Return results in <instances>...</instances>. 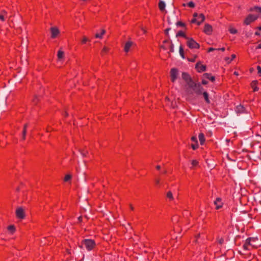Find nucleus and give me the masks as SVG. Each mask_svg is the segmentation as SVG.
Returning a JSON list of instances; mask_svg holds the SVG:
<instances>
[{
	"label": "nucleus",
	"instance_id": "f257e3e1",
	"mask_svg": "<svg viewBox=\"0 0 261 261\" xmlns=\"http://www.w3.org/2000/svg\"><path fill=\"white\" fill-rule=\"evenodd\" d=\"M193 91L197 94H201L203 91V88L199 83H196L192 81L188 85Z\"/></svg>",
	"mask_w": 261,
	"mask_h": 261
},
{
	"label": "nucleus",
	"instance_id": "f03ea898",
	"mask_svg": "<svg viewBox=\"0 0 261 261\" xmlns=\"http://www.w3.org/2000/svg\"><path fill=\"white\" fill-rule=\"evenodd\" d=\"M82 245L89 251L91 250L95 245L94 240L91 239H85L82 242Z\"/></svg>",
	"mask_w": 261,
	"mask_h": 261
},
{
	"label": "nucleus",
	"instance_id": "7ed1b4c3",
	"mask_svg": "<svg viewBox=\"0 0 261 261\" xmlns=\"http://www.w3.org/2000/svg\"><path fill=\"white\" fill-rule=\"evenodd\" d=\"M187 45L190 48H198L199 47V45L197 43L193 38H188L187 39Z\"/></svg>",
	"mask_w": 261,
	"mask_h": 261
},
{
	"label": "nucleus",
	"instance_id": "20e7f679",
	"mask_svg": "<svg viewBox=\"0 0 261 261\" xmlns=\"http://www.w3.org/2000/svg\"><path fill=\"white\" fill-rule=\"evenodd\" d=\"M16 215L17 218L23 219L25 218L24 209L22 207H18L16 210Z\"/></svg>",
	"mask_w": 261,
	"mask_h": 261
},
{
	"label": "nucleus",
	"instance_id": "39448f33",
	"mask_svg": "<svg viewBox=\"0 0 261 261\" xmlns=\"http://www.w3.org/2000/svg\"><path fill=\"white\" fill-rule=\"evenodd\" d=\"M257 18V16L249 14L244 20V23L246 25H249L251 22L256 20Z\"/></svg>",
	"mask_w": 261,
	"mask_h": 261
},
{
	"label": "nucleus",
	"instance_id": "423d86ee",
	"mask_svg": "<svg viewBox=\"0 0 261 261\" xmlns=\"http://www.w3.org/2000/svg\"><path fill=\"white\" fill-rule=\"evenodd\" d=\"M178 70L175 68H173L170 70L171 80L172 82H174L178 76Z\"/></svg>",
	"mask_w": 261,
	"mask_h": 261
},
{
	"label": "nucleus",
	"instance_id": "0eeeda50",
	"mask_svg": "<svg viewBox=\"0 0 261 261\" xmlns=\"http://www.w3.org/2000/svg\"><path fill=\"white\" fill-rule=\"evenodd\" d=\"M182 79L186 82L188 85L192 81H193L190 75L186 72H182L181 74Z\"/></svg>",
	"mask_w": 261,
	"mask_h": 261
},
{
	"label": "nucleus",
	"instance_id": "6e6552de",
	"mask_svg": "<svg viewBox=\"0 0 261 261\" xmlns=\"http://www.w3.org/2000/svg\"><path fill=\"white\" fill-rule=\"evenodd\" d=\"M257 239L255 238H249L246 239L245 244L247 245H250L253 247H256V244L253 243V242H256Z\"/></svg>",
	"mask_w": 261,
	"mask_h": 261
},
{
	"label": "nucleus",
	"instance_id": "1a4fd4ad",
	"mask_svg": "<svg viewBox=\"0 0 261 261\" xmlns=\"http://www.w3.org/2000/svg\"><path fill=\"white\" fill-rule=\"evenodd\" d=\"M201 18V21H198L197 18H194L192 20V23H197L198 25H200V23L203 21L205 19V17L202 14H200L199 15V18Z\"/></svg>",
	"mask_w": 261,
	"mask_h": 261
},
{
	"label": "nucleus",
	"instance_id": "9d476101",
	"mask_svg": "<svg viewBox=\"0 0 261 261\" xmlns=\"http://www.w3.org/2000/svg\"><path fill=\"white\" fill-rule=\"evenodd\" d=\"M50 31L51 33V37L53 38H56L60 33L59 29L56 27L51 28Z\"/></svg>",
	"mask_w": 261,
	"mask_h": 261
},
{
	"label": "nucleus",
	"instance_id": "9b49d317",
	"mask_svg": "<svg viewBox=\"0 0 261 261\" xmlns=\"http://www.w3.org/2000/svg\"><path fill=\"white\" fill-rule=\"evenodd\" d=\"M212 31H213V28L211 25H210L208 24H206L205 25L203 31L205 34H206L207 35H210L212 33Z\"/></svg>",
	"mask_w": 261,
	"mask_h": 261
},
{
	"label": "nucleus",
	"instance_id": "f8f14e48",
	"mask_svg": "<svg viewBox=\"0 0 261 261\" xmlns=\"http://www.w3.org/2000/svg\"><path fill=\"white\" fill-rule=\"evenodd\" d=\"M195 68L199 72H201L204 71L206 70V66L203 65H201L200 63H197L196 64Z\"/></svg>",
	"mask_w": 261,
	"mask_h": 261
},
{
	"label": "nucleus",
	"instance_id": "ddd939ff",
	"mask_svg": "<svg viewBox=\"0 0 261 261\" xmlns=\"http://www.w3.org/2000/svg\"><path fill=\"white\" fill-rule=\"evenodd\" d=\"M214 204L216 206V209H219L222 206V203L221 202V199L220 198H217L214 201Z\"/></svg>",
	"mask_w": 261,
	"mask_h": 261
},
{
	"label": "nucleus",
	"instance_id": "4468645a",
	"mask_svg": "<svg viewBox=\"0 0 261 261\" xmlns=\"http://www.w3.org/2000/svg\"><path fill=\"white\" fill-rule=\"evenodd\" d=\"M236 112L237 114H241L243 113H245V109L244 108L243 106L240 105L236 107Z\"/></svg>",
	"mask_w": 261,
	"mask_h": 261
},
{
	"label": "nucleus",
	"instance_id": "2eb2a0df",
	"mask_svg": "<svg viewBox=\"0 0 261 261\" xmlns=\"http://www.w3.org/2000/svg\"><path fill=\"white\" fill-rule=\"evenodd\" d=\"M133 44V42L132 41H127L125 44V46H124V50L125 52L127 53L129 50V48L130 47L132 46V45Z\"/></svg>",
	"mask_w": 261,
	"mask_h": 261
},
{
	"label": "nucleus",
	"instance_id": "dca6fc26",
	"mask_svg": "<svg viewBox=\"0 0 261 261\" xmlns=\"http://www.w3.org/2000/svg\"><path fill=\"white\" fill-rule=\"evenodd\" d=\"M159 7L161 11H165L166 4L163 1L160 0L159 3Z\"/></svg>",
	"mask_w": 261,
	"mask_h": 261
},
{
	"label": "nucleus",
	"instance_id": "f3484780",
	"mask_svg": "<svg viewBox=\"0 0 261 261\" xmlns=\"http://www.w3.org/2000/svg\"><path fill=\"white\" fill-rule=\"evenodd\" d=\"M202 94L203 95V97L206 101V103H210L211 101H210V100L209 99V95L206 92H202Z\"/></svg>",
	"mask_w": 261,
	"mask_h": 261
},
{
	"label": "nucleus",
	"instance_id": "a211bd4d",
	"mask_svg": "<svg viewBox=\"0 0 261 261\" xmlns=\"http://www.w3.org/2000/svg\"><path fill=\"white\" fill-rule=\"evenodd\" d=\"M204 77L209 79L212 82H214L215 80V78L214 76L211 75L210 74L206 73L203 74Z\"/></svg>",
	"mask_w": 261,
	"mask_h": 261
},
{
	"label": "nucleus",
	"instance_id": "6ab92c4d",
	"mask_svg": "<svg viewBox=\"0 0 261 261\" xmlns=\"http://www.w3.org/2000/svg\"><path fill=\"white\" fill-rule=\"evenodd\" d=\"M57 56L59 60L63 59L64 57V51L61 50H59L58 52Z\"/></svg>",
	"mask_w": 261,
	"mask_h": 261
},
{
	"label": "nucleus",
	"instance_id": "aec40b11",
	"mask_svg": "<svg viewBox=\"0 0 261 261\" xmlns=\"http://www.w3.org/2000/svg\"><path fill=\"white\" fill-rule=\"evenodd\" d=\"M198 137L200 144H203L205 141L204 135L202 133H200L199 134Z\"/></svg>",
	"mask_w": 261,
	"mask_h": 261
},
{
	"label": "nucleus",
	"instance_id": "412c9836",
	"mask_svg": "<svg viewBox=\"0 0 261 261\" xmlns=\"http://www.w3.org/2000/svg\"><path fill=\"white\" fill-rule=\"evenodd\" d=\"M257 83V82L256 81H253L251 83V86L254 91H257L258 90V88L256 86Z\"/></svg>",
	"mask_w": 261,
	"mask_h": 261
},
{
	"label": "nucleus",
	"instance_id": "4be33fe9",
	"mask_svg": "<svg viewBox=\"0 0 261 261\" xmlns=\"http://www.w3.org/2000/svg\"><path fill=\"white\" fill-rule=\"evenodd\" d=\"M106 33V31L103 29L101 30L100 33H96L95 34V37L97 38H102V35L105 34Z\"/></svg>",
	"mask_w": 261,
	"mask_h": 261
},
{
	"label": "nucleus",
	"instance_id": "5701e85b",
	"mask_svg": "<svg viewBox=\"0 0 261 261\" xmlns=\"http://www.w3.org/2000/svg\"><path fill=\"white\" fill-rule=\"evenodd\" d=\"M229 31L232 34H236L238 33V31L236 29L232 27L231 26L229 27Z\"/></svg>",
	"mask_w": 261,
	"mask_h": 261
},
{
	"label": "nucleus",
	"instance_id": "b1692460",
	"mask_svg": "<svg viewBox=\"0 0 261 261\" xmlns=\"http://www.w3.org/2000/svg\"><path fill=\"white\" fill-rule=\"evenodd\" d=\"M179 36L183 37H184L185 38H186V39L188 38V37H187L186 36V35L185 34V33H184L183 32H182V31H179V32H178L177 33L176 35V37H179Z\"/></svg>",
	"mask_w": 261,
	"mask_h": 261
},
{
	"label": "nucleus",
	"instance_id": "393cba45",
	"mask_svg": "<svg viewBox=\"0 0 261 261\" xmlns=\"http://www.w3.org/2000/svg\"><path fill=\"white\" fill-rule=\"evenodd\" d=\"M179 54L181 56V57L182 58V59H185V56H184V49H183V48L182 47L181 45H180L179 46Z\"/></svg>",
	"mask_w": 261,
	"mask_h": 261
},
{
	"label": "nucleus",
	"instance_id": "a878e982",
	"mask_svg": "<svg viewBox=\"0 0 261 261\" xmlns=\"http://www.w3.org/2000/svg\"><path fill=\"white\" fill-rule=\"evenodd\" d=\"M27 124H25L23 127V130L22 132V139H25V135L27 133Z\"/></svg>",
	"mask_w": 261,
	"mask_h": 261
},
{
	"label": "nucleus",
	"instance_id": "bb28decb",
	"mask_svg": "<svg viewBox=\"0 0 261 261\" xmlns=\"http://www.w3.org/2000/svg\"><path fill=\"white\" fill-rule=\"evenodd\" d=\"M8 229L11 233H13L15 231V227L13 225H10L9 226H8Z\"/></svg>",
	"mask_w": 261,
	"mask_h": 261
},
{
	"label": "nucleus",
	"instance_id": "cd10ccee",
	"mask_svg": "<svg viewBox=\"0 0 261 261\" xmlns=\"http://www.w3.org/2000/svg\"><path fill=\"white\" fill-rule=\"evenodd\" d=\"M261 8V7H257V6H254L252 8H251L249 10L250 11H256V12H258L260 10V9Z\"/></svg>",
	"mask_w": 261,
	"mask_h": 261
},
{
	"label": "nucleus",
	"instance_id": "c85d7f7f",
	"mask_svg": "<svg viewBox=\"0 0 261 261\" xmlns=\"http://www.w3.org/2000/svg\"><path fill=\"white\" fill-rule=\"evenodd\" d=\"M167 197L170 200H173L174 199L172 193L171 191H169L167 192Z\"/></svg>",
	"mask_w": 261,
	"mask_h": 261
},
{
	"label": "nucleus",
	"instance_id": "c756f323",
	"mask_svg": "<svg viewBox=\"0 0 261 261\" xmlns=\"http://www.w3.org/2000/svg\"><path fill=\"white\" fill-rule=\"evenodd\" d=\"M71 178V175H69V174H68V175H66L64 178V180L65 181H68L69 180H70V179Z\"/></svg>",
	"mask_w": 261,
	"mask_h": 261
},
{
	"label": "nucleus",
	"instance_id": "7c9ffc66",
	"mask_svg": "<svg viewBox=\"0 0 261 261\" xmlns=\"http://www.w3.org/2000/svg\"><path fill=\"white\" fill-rule=\"evenodd\" d=\"M191 164L193 167L196 166L198 165V162L196 160H192L191 162Z\"/></svg>",
	"mask_w": 261,
	"mask_h": 261
},
{
	"label": "nucleus",
	"instance_id": "2f4dec72",
	"mask_svg": "<svg viewBox=\"0 0 261 261\" xmlns=\"http://www.w3.org/2000/svg\"><path fill=\"white\" fill-rule=\"evenodd\" d=\"M187 5L189 7L191 8H193L195 6V4L193 2H190Z\"/></svg>",
	"mask_w": 261,
	"mask_h": 261
},
{
	"label": "nucleus",
	"instance_id": "473e14b6",
	"mask_svg": "<svg viewBox=\"0 0 261 261\" xmlns=\"http://www.w3.org/2000/svg\"><path fill=\"white\" fill-rule=\"evenodd\" d=\"M88 41H89L88 39L86 37H84L82 40V42L83 43H85Z\"/></svg>",
	"mask_w": 261,
	"mask_h": 261
},
{
	"label": "nucleus",
	"instance_id": "72a5a7b5",
	"mask_svg": "<svg viewBox=\"0 0 261 261\" xmlns=\"http://www.w3.org/2000/svg\"><path fill=\"white\" fill-rule=\"evenodd\" d=\"M257 69L258 74L259 75H261V67L259 66H258L257 67Z\"/></svg>",
	"mask_w": 261,
	"mask_h": 261
},
{
	"label": "nucleus",
	"instance_id": "f704fd0d",
	"mask_svg": "<svg viewBox=\"0 0 261 261\" xmlns=\"http://www.w3.org/2000/svg\"><path fill=\"white\" fill-rule=\"evenodd\" d=\"M218 241L220 244H222L224 242V239L223 238L218 239Z\"/></svg>",
	"mask_w": 261,
	"mask_h": 261
},
{
	"label": "nucleus",
	"instance_id": "c9c22d12",
	"mask_svg": "<svg viewBox=\"0 0 261 261\" xmlns=\"http://www.w3.org/2000/svg\"><path fill=\"white\" fill-rule=\"evenodd\" d=\"M198 147V144L197 143H196L195 144H192V148H193V149L195 150L196 149V148H197Z\"/></svg>",
	"mask_w": 261,
	"mask_h": 261
},
{
	"label": "nucleus",
	"instance_id": "e433bc0d",
	"mask_svg": "<svg viewBox=\"0 0 261 261\" xmlns=\"http://www.w3.org/2000/svg\"><path fill=\"white\" fill-rule=\"evenodd\" d=\"M108 48L107 47H104L102 50V54H103V53H106L108 50Z\"/></svg>",
	"mask_w": 261,
	"mask_h": 261
},
{
	"label": "nucleus",
	"instance_id": "4c0bfd02",
	"mask_svg": "<svg viewBox=\"0 0 261 261\" xmlns=\"http://www.w3.org/2000/svg\"><path fill=\"white\" fill-rule=\"evenodd\" d=\"M176 25H179V26H185V24L184 23H182V22L181 21H178L176 22Z\"/></svg>",
	"mask_w": 261,
	"mask_h": 261
},
{
	"label": "nucleus",
	"instance_id": "58836bf2",
	"mask_svg": "<svg viewBox=\"0 0 261 261\" xmlns=\"http://www.w3.org/2000/svg\"><path fill=\"white\" fill-rule=\"evenodd\" d=\"M191 140L193 142H195L196 143H197V138L196 137H192V138H191Z\"/></svg>",
	"mask_w": 261,
	"mask_h": 261
},
{
	"label": "nucleus",
	"instance_id": "ea45409f",
	"mask_svg": "<svg viewBox=\"0 0 261 261\" xmlns=\"http://www.w3.org/2000/svg\"><path fill=\"white\" fill-rule=\"evenodd\" d=\"M81 154L83 156H86V153H87V152H84L82 150H80Z\"/></svg>",
	"mask_w": 261,
	"mask_h": 261
},
{
	"label": "nucleus",
	"instance_id": "a19ab883",
	"mask_svg": "<svg viewBox=\"0 0 261 261\" xmlns=\"http://www.w3.org/2000/svg\"><path fill=\"white\" fill-rule=\"evenodd\" d=\"M0 19L2 20V21L5 20L4 15L3 14H0Z\"/></svg>",
	"mask_w": 261,
	"mask_h": 261
},
{
	"label": "nucleus",
	"instance_id": "79ce46f5",
	"mask_svg": "<svg viewBox=\"0 0 261 261\" xmlns=\"http://www.w3.org/2000/svg\"><path fill=\"white\" fill-rule=\"evenodd\" d=\"M170 51L173 52L174 51V45L172 44L170 46Z\"/></svg>",
	"mask_w": 261,
	"mask_h": 261
},
{
	"label": "nucleus",
	"instance_id": "37998d69",
	"mask_svg": "<svg viewBox=\"0 0 261 261\" xmlns=\"http://www.w3.org/2000/svg\"><path fill=\"white\" fill-rule=\"evenodd\" d=\"M170 29H171L170 28H168V29H167L165 31V34H166V35H168L169 31V30H170Z\"/></svg>",
	"mask_w": 261,
	"mask_h": 261
},
{
	"label": "nucleus",
	"instance_id": "c03bdc74",
	"mask_svg": "<svg viewBox=\"0 0 261 261\" xmlns=\"http://www.w3.org/2000/svg\"><path fill=\"white\" fill-rule=\"evenodd\" d=\"M216 49H215V48H214L211 47V48H210L208 49V52H211V51H214V50H216Z\"/></svg>",
	"mask_w": 261,
	"mask_h": 261
},
{
	"label": "nucleus",
	"instance_id": "a18cd8bd",
	"mask_svg": "<svg viewBox=\"0 0 261 261\" xmlns=\"http://www.w3.org/2000/svg\"><path fill=\"white\" fill-rule=\"evenodd\" d=\"M202 84H203V85H206L207 84V81L204 80H203L202 81Z\"/></svg>",
	"mask_w": 261,
	"mask_h": 261
},
{
	"label": "nucleus",
	"instance_id": "49530a36",
	"mask_svg": "<svg viewBox=\"0 0 261 261\" xmlns=\"http://www.w3.org/2000/svg\"><path fill=\"white\" fill-rule=\"evenodd\" d=\"M247 246H248V245H246V244H245L243 245V247H244V249H245V250H248V249H249L248 248Z\"/></svg>",
	"mask_w": 261,
	"mask_h": 261
},
{
	"label": "nucleus",
	"instance_id": "de8ad7c7",
	"mask_svg": "<svg viewBox=\"0 0 261 261\" xmlns=\"http://www.w3.org/2000/svg\"><path fill=\"white\" fill-rule=\"evenodd\" d=\"M198 16H199V15H198V14H197V13H195L193 14V17H194V18H196V17H198Z\"/></svg>",
	"mask_w": 261,
	"mask_h": 261
},
{
	"label": "nucleus",
	"instance_id": "09e8293b",
	"mask_svg": "<svg viewBox=\"0 0 261 261\" xmlns=\"http://www.w3.org/2000/svg\"><path fill=\"white\" fill-rule=\"evenodd\" d=\"M7 12H6V11L3 10V11H2V14H3V15H4L7 14Z\"/></svg>",
	"mask_w": 261,
	"mask_h": 261
},
{
	"label": "nucleus",
	"instance_id": "8fccbe9b",
	"mask_svg": "<svg viewBox=\"0 0 261 261\" xmlns=\"http://www.w3.org/2000/svg\"><path fill=\"white\" fill-rule=\"evenodd\" d=\"M155 183H156V184H159L160 183V180H159V179H155Z\"/></svg>",
	"mask_w": 261,
	"mask_h": 261
},
{
	"label": "nucleus",
	"instance_id": "3c124183",
	"mask_svg": "<svg viewBox=\"0 0 261 261\" xmlns=\"http://www.w3.org/2000/svg\"><path fill=\"white\" fill-rule=\"evenodd\" d=\"M217 49L218 50H221V51H224L225 50V48L224 47H222V48H218Z\"/></svg>",
	"mask_w": 261,
	"mask_h": 261
},
{
	"label": "nucleus",
	"instance_id": "603ef678",
	"mask_svg": "<svg viewBox=\"0 0 261 261\" xmlns=\"http://www.w3.org/2000/svg\"><path fill=\"white\" fill-rule=\"evenodd\" d=\"M236 55H234V54L232 55V56H231V60H233V59H234V58H236Z\"/></svg>",
	"mask_w": 261,
	"mask_h": 261
},
{
	"label": "nucleus",
	"instance_id": "864d4df0",
	"mask_svg": "<svg viewBox=\"0 0 261 261\" xmlns=\"http://www.w3.org/2000/svg\"><path fill=\"white\" fill-rule=\"evenodd\" d=\"M225 60H226L227 62H228V63H229V62L231 61V60H229V58H226L225 59Z\"/></svg>",
	"mask_w": 261,
	"mask_h": 261
},
{
	"label": "nucleus",
	"instance_id": "5fc2aeb1",
	"mask_svg": "<svg viewBox=\"0 0 261 261\" xmlns=\"http://www.w3.org/2000/svg\"><path fill=\"white\" fill-rule=\"evenodd\" d=\"M189 61H191V62H194L195 61V59H189Z\"/></svg>",
	"mask_w": 261,
	"mask_h": 261
},
{
	"label": "nucleus",
	"instance_id": "6e6d98bb",
	"mask_svg": "<svg viewBox=\"0 0 261 261\" xmlns=\"http://www.w3.org/2000/svg\"><path fill=\"white\" fill-rule=\"evenodd\" d=\"M255 35L259 36V35H260V33L259 32H256L255 33Z\"/></svg>",
	"mask_w": 261,
	"mask_h": 261
},
{
	"label": "nucleus",
	"instance_id": "4d7b16f0",
	"mask_svg": "<svg viewBox=\"0 0 261 261\" xmlns=\"http://www.w3.org/2000/svg\"><path fill=\"white\" fill-rule=\"evenodd\" d=\"M156 168L157 169L159 170L161 168V167H160V166L158 165L156 167Z\"/></svg>",
	"mask_w": 261,
	"mask_h": 261
},
{
	"label": "nucleus",
	"instance_id": "13d9d810",
	"mask_svg": "<svg viewBox=\"0 0 261 261\" xmlns=\"http://www.w3.org/2000/svg\"><path fill=\"white\" fill-rule=\"evenodd\" d=\"M257 48H261V43L258 45Z\"/></svg>",
	"mask_w": 261,
	"mask_h": 261
},
{
	"label": "nucleus",
	"instance_id": "bf43d9fd",
	"mask_svg": "<svg viewBox=\"0 0 261 261\" xmlns=\"http://www.w3.org/2000/svg\"><path fill=\"white\" fill-rule=\"evenodd\" d=\"M78 220H79L80 221H81L82 220V217H81V216H80V217H79L78 218Z\"/></svg>",
	"mask_w": 261,
	"mask_h": 261
},
{
	"label": "nucleus",
	"instance_id": "052dcab7",
	"mask_svg": "<svg viewBox=\"0 0 261 261\" xmlns=\"http://www.w3.org/2000/svg\"><path fill=\"white\" fill-rule=\"evenodd\" d=\"M168 22L169 23H172V21H171V20L169 18L168 19Z\"/></svg>",
	"mask_w": 261,
	"mask_h": 261
},
{
	"label": "nucleus",
	"instance_id": "680f3d73",
	"mask_svg": "<svg viewBox=\"0 0 261 261\" xmlns=\"http://www.w3.org/2000/svg\"><path fill=\"white\" fill-rule=\"evenodd\" d=\"M257 29H258L259 30L261 31V27H258V28H257Z\"/></svg>",
	"mask_w": 261,
	"mask_h": 261
},
{
	"label": "nucleus",
	"instance_id": "e2e57ef3",
	"mask_svg": "<svg viewBox=\"0 0 261 261\" xmlns=\"http://www.w3.org/2000/svg\"><path fill=\"white\" fill-rule=\"evenodd\" d=\"M130 208H131V210H133L134 207L132 205H130Z\"/></svg>",
	"mask_w": 261,
	"mask_h": 261
},
{
	"label": "nucleus",
	"instance_id": "0e129e2a",
	"mask_svg": "<svg viewBox=\"0 0 261 261\" xmlns=\"http://www.w3.org/2000/svg\"><path fill=\"white\" fill-rule=\"evenodd\" d=\"M163 173H165H165H167L166 170L164 171H163Z\"/></svg>",
	"mask_w": 261,
	"mask_h": 261
},
{
	"label": "nucleus",
	"instance_id": "69168bd1",
	"mask_svg": "<svg viewBox=\"0 0 261 261\" xmlns=\"http://www.w3.org/2000/svg\"><path fill=\"white\" fill-rule=\"evenodd\" d=\"M197 19L198 20V21H201V18H199V17L197 18Z\"/></svg>",
	"mask_w": 261,
	"mask_h": 261
},
{
	"label": "nucleus",
	"instance_id": "338daca9",
	"mask_svg": "<svg viewBox=\"0 0 261 261\" xmlns=\"http://www.w3.org/2000/svg\"><path fill=\"white\" fill-rule=\"evenodd\" d=\"M183 6H186V4H183Z\"/></svg>",
	"mask_w": 261,
	"mask_h": 261
},
{
	"label": "nucleus",
	"instance_id": "774afa93",
	"mask_svg": "<svg viewBox=\"0 0 261 261\" xmlns=\"http://www.w3.org/2000/svg\"><path fill=\"white\" fill-rule=\"evenodd\" d=\"M234 74L238 75V73L236 72H234Z\"/></svg>",
	"mask_w": 261,
	"mask_h": 261
}]
</instances>
